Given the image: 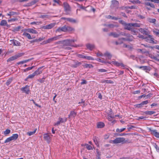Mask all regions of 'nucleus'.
I'll return each instance as SVG.
<instances>
[{"instance_id": "1", "label": "nucleus", "mask_w": 159, "mask_h": 159, "mask_svg": "<svg viewBox=\"0 0 159 159\" xmlns=\"http://www.w3.org/2000/svg\"><path fill=\"white\" fill-rule=\"evenodd\" d=\"M76 41V39H67L66 40L62 41V44L64 45L65 46H69L72 47H81L82 46V45H71L72 43Z\"/></svg>"}, {"instance_id": "2", "label": "nucleus", "mask_w": 159, "mask_h": 159, "mask_svg": "<svg viewBox=\"0 0 159 159\" xmlns=\"http://www.w3.org/2000/svg\"><path fill=\"white\" fill-rule=\"evenodd\" d=\"M60 37V35H58L56 36H55L52 38H49L47 40L43 41L42 44H46L48 43H50L54 41L59 39Z\"/></svg>"}, {"instance_id": "3", "label": "nucleus", "mask_w": 159, "mask_h": 159, "mask_svg": "<svg viewBox=\"0 0 159 159\" xmlns=\"http://www.w3.org/2000/svg\"><path fill=\"white\" fill-rule=\"evenodd\" d=\"M24 55L23 53H19L16 55H15L11 57H10L7 60V61H13L15 60L17 58L21 57Z\"/></svg>"}, {"instance_id": "4", "label": "nucleus", "mask_w": 159, "mask_h": 159, "mask_svg": "<svg viewBox=\"0 0 159 159\" xmlns=\"http://www.w3.org/2000/svg\"><path fill=\"white\" fill-rule=\"evenodd\" d=\"M56 25V23H51L47 25H45L43 26L42 27V29L49 30L50 29Z\"/></svg>"}, {"instance_id": "5", "label": "nucleus", "mask_w": 159, "mask_h": 159, "mask_svg": "<svg viewBox=\"0 0 159 159\" xmlns=\"http://www.w3.org/2000/svg\"><path fill=\"white\" fill-rule=\"evenodd\" d=\"M120 35H125L127 36H128L129 35V34H128L125 33H120L119 34H118L115 32H112L111 33L109 34V35L112 36L114 38H117L119 37Z\"/></svg>"}, {"instance_id": "6", "label": "nucleus", "mask_w": 159, "mask_h": 159, "mask_svg": "<svg viewBox=\"0 0 159 159\" xmlns=\"http://www.w3.org/2000/svg\"><path fill=\"white\" fill-rule=\"evenodd\" d=\"M52 135H49L48 134H43V139L46 141L47 142L49 143L51 139V136Z\"/></svg>"}, {"instance_id": "7", "label": "nucleus", "mask_w": 159, "mask_h": 159, "mask_svg": "<svg viewBox=\"0 0 159 159\" xmlns=\"http://www.w3.org/2000/svg\"><path fill=\"white\" fill-rule=\"evenodd\" d=\"M81 64V63L78 61H73L70 63V66L74 68H76Z\"/></svg>"}, {"instance_id": "8", "label": "nucleus", "mask_w": 159, "mask_h": 159, "mask_svg": "<svg viewBox=\"0 0 159 159\" xmlns=\"http://www.w3.org/2000/svg\"><path fill=\"white\" fill-rule=\"evenodd\" d=\"M21 91L24 93L28 94L29 93L30 87L28 85H26L24 87H22L21 89Z\"/></svg>"}, {"instance_id": "9", "label": "nucleus", "mask_w": 159, "mask_h": 159, "mask_svg": "<svg viewBox=\"0 0 159 159\" xmlns=\"http://www.w3.org/2000/svg\"><path fill=\"white\" fill-rule=\"evenodd\" d=\"M107 63L110 64H114V65H115L117 66H121L122 67L125 66V65L122 63H120L115 61H112L111 62H108Z\"/></svg>"}, {"instance_id": "10", "label": "nucleus", "mask_w": 159, "mask_h": 159, "mask_svg": "<svg viewBox=\"0 0 159 159\" xmlns=\"http://www.w3.org/2000/svg\"><path fill=\"white\" fill-rule=\"evenodd\" d=\"M56 32H66V26L65 25L62 27H59L56 30Z\"/></svg>"}, {"instance_id": "11", "label": "nucleus", "mask_w": 159, "mask_h": 159, "mask_svg": "<svg viewBox=\"0 0 159 159\" xmlns=\"http://www.w3.org/2000/svg\"><path fill=\"white\" fill-rule=\"evenodd\" d=\"M63 7L64 10L66 12H68L70 11V7L67 3L64 2L63 3Z\"/></svg>"}, {"instance_id": "12", "label": "nucleus", "mask_w": 159, "mask_h": 159, "mask_svg": "<svg viewBox=\"0 0 159 159\" xmlns=\"http://www.w3.org/2000/svg\"><path fill=\"white\" fill-rule=\"evenodd\" d=\"M124 141L123 138H116L114 140L115 144H117L122 143Z\"/></svg>"}, {"instance_id": "13", "label": "nucleus", "mask_w": 159, "mask_h": 159, "mask_svg": "<svg viewBox=\"0 0 159 159\" xmlns=\"http://www.w3.org/2000/svg\"><path fill=\"white\" fill-rule=\"evenodd\" d=\"M44 66H42L39 68L37 70L34 72V74H35L36 75H37L41 74L43 71V70H41V69Z\"/></svg>"}, {"instance_id": "14", "label": "nucleus", "mask_w": 159, "mask_h": 159, "mask_svg": "<svg viewBox=\"0 0 159 159\" xmlns=\"http://www.w3.org/2000/svg\"><path fill=\"white\" fill-rule=\"evenodd\" d=\"M24 31L32 34H37V31L32 29H27L24 30Z\"/></svg>"}, {"instance_id": "15", "label": "nucleus", "mask_w": 159, "mask_h": 159, "mask_svg": "<svg viewBox=\"0 0 159 159\" xmlns=\"http://www.w3.org/2000/svg\"><path fill=\"white\" fill-rule=\"evenodd\" d=\"M75 29L74 28L69 26H66V32L71 33L74 31Z\"/></svg>"}, {"instance_id": "16", "label": "nucleus", "mask_w": 159, "mask_h": 159, "mask_svg": "<svg viewBox=\"0 0 159 159\" xmlns=\"http://www.w3.org/2000/svg\"><path fill=\"white\" fill-rule=\"evenodd\" d=\"M151 133L152 134L155 136L156 137L159 138V133L157 132L156 130H151Z\"/></svg>"}, {"instance_id": "17", "label": "nucleus", "mask_w": 159, "mask_h": 159, "mask_svg": "<svg viewBox=\"0 0 159 159\" xmlns=\"http://www.w3.org/2000/svg\"><path fill=\"white\" fill-rule=\"evenodd\" d=\"M27 31H24V32L23 34V35L24 36L28 38V39H32V38L31 37L30 35L27 33Z\"/></svg>"}, {"instance_id": "18", "label": "nucleus", "mask_w": 159, "mask_h": 159, "mask_svg": "<svg viewBox=\"0 0 159 159\" xmlns=\"http://www.w3.org/2000/svg\"><path fill=\"white\" fill-rule=\"evenodd\" d=\"M86 46L87 49H88L90 50H92L94 48V45L93 44H91L90 43L87 44Z\"/></svg>"}, {"instance_id": "19", "label": "nucleus", "mask_w": 159, "mask_h": 159, "mask_svg": "<svg viewBox=\"0 0 159 159\" xmlns=\"http://www.w3.org/2000/svg\"><path fill=\"white\" fill-rule=\"evenodd\" d=\"M131 24L132 23H127L124 27L125 29L128 30H131V29L132 28V26Z\"/></svg>"}, {"instance_id": "20", "label": "nucleus", "mask_w": 159, "mask_h": 159, "mask_svg": "<svg viewBox=\"0 0 159 159\" xmlns=\"http://www.w3.org/2000/svg\"><path fill=\"white\" fill-rule=\"evenodd\" d=\"M76 115V113L74 111H72L70 112V114L68 115V117L69 118L71 117L75 118Z\"/></svg>"}, {"instance_id": "21", "label": "nucleus", "mask_w": 159, "mask_h": 159, "mask_svg": "<svg viewBox=\"0 0 159 159\" xmlns=\"http://www.w3.org/2000/svg\"><path fill=\"white\" fill-rule=\"evenodd\" d=\"M146 41L150 43H154V44H157V41H154V39L153 38H152V39H149L147 38V39H146Z\"/></svg>"}, {"instance_id": "22", "label": "nucleus", "mask_w": 159, "mask_h": 159, "mask_svg": "<svg viewBox=\"0 0 159 159\" xmlns=\"http://www.w3.org/2000/svg\"><path fill=\"white\" fill-rule=\"evenodd\" d=\"M104 56L107 57V59H111L112 57V55L108 52H106L104 53Z\"/></svg>"}, {"instance_id": "23", "label": "nucleus", "mask_w": 159, "mask_h": 159, "mask_svg": "<svg viewBox=\"0 0 159 159\" xmlns=\"http://www.w3.org/2000/svg\"><path fill=\"white\" fill-rule=\"evenodd\" d=\"M101 83H107V84H112L114 83L113 81L111 80H102L101 81Z\"/></svg>"}, {"instance_id": "24", "label": "nucleus", "mask_w": 159, "mask_h": 159, "mask_svg": "<svg viewBox=\"0 0 159 159\" xmlns=\"http://www.w3.org/2000/svg\"><path fill=\"white\" fill-rule=\"evenodd\" d=\"M11 41H12V43L14 46H20V43L17 41L13 39V40H11Z\"/></svg>"}, {"instance_id": "25", "label": "nucleus", "mask_w": 159, "mask_h": 159, "mask_svg": "<svg viewBox=\"0 0 159 159\" xmlns=\"http://www.w3.org/2000/svg\"><path fill=\"white\" fill-rule=\"evenodd\" d=\"M119 4V2L118 1L116 0H114L112 1V4L111 6L112 8H113L117 6Z\"/></svg>"}, {"instance_id": "26", "label": "nucleus", "mask_w": 159, "mask_h": 159, "mask_svg": "<svg viewBox=\"0 0 159 159\" xmlns=\"http://www.w3.org/2000/svg\"><path fill=\"white\" fill-rule=\"evenodd\" d=\"M0 25L2 26H6L8 27L9 25L7 24V21L5 20H1L0 23Z\"/></svg>"}, {"instance_id": "27", "label": "nucleus", "mask_w": 159, "mask_h": 159, "mask_svg": "<svg viewBox=\"0 0 159 159\" xmlns=\"http://www.w3.org/2000/svg\"><path fill=\"white\" fill-rule=\"evenodd\" d=\"M67 20L72 23H75L78 22L77 20L70 18H68Z\"/></svg>"}, {"instance_id": "28", "label": "nucleus", "mask_w": 159, "mask_h": 159, "mask_svg": "<svg viewBox=\"0 0 159 159\" xmlns=\"http://www.w3.org/2000/svg\"><path fill=\"white\" fill-rule=\"evenodd\" d=\"M18 135L16 134H13L10 137L12 141L16 140L18 138Z\"/></svg>"}, {"instance_id": "29", "label": "nucleus", "mask_w": 159, "mask_h": 159, "mask_svg": "<svg viewBox=\"0 0 159 159\" xmlns=\"http://www.w3.org/2000/svg\"><path fill=\"white\" fill-rule=\"evenodd\" d=\"M97 127L98 128H103L105 126L104 124L102 122H99L97 123Z\"/></svg>"}, {"instance_id": "30", "label": "nucleus", "mask_w": 159, "mask_h": 159, "mask_svg": "<svg viewBox=\"0 0 159 159\" xmlns=\"http://www.w3.org/2000/svg\"><path fill=\"white\" fill-rule=\"evenodd\" d=\"M139 30L140 32H141L142 34H145L146 35H148V32L146 31V30H144V29L142 28H140L139 29Z\"/></svg>"}, {"instance_id": "31", "label": "nucleus", "mask_w": 159, "mask_h": 159, "mask_svg": "<svg viewBox=\"0 0 159 159\" xmlns=\"http://www.w3.org/2000/svg\"><path fill=\"white\" fill-rule=\"evenodd\" d=\"M123 40H128V39H125V38H121V39H120L119 40V42L116 41L115 42L116 44V45H118V44H120L122 43H123V41H122Z\"/></svg>"}, {"instance_id": "32", "label": "nucleus", "mask_w": 159, "mask_h": 159, "mask_svg": "<svg viewBox=\"0 0 159 159\" xmlns=\"http://www.w3.org/2000/svg\"><path fill=\"white\" fill-rule=\"evenodd\" d=\"M114 118V116L111 115V114H108L107 116V119L109 121H112V119Z\"/></svg>"}, {"instance_id": "33", "label": "nucleus", "mask_w": 159, "mask_h": 159, "mask_svg": "<svg viewBox=\"0 0 159 159\" xmlns=\"http://www.w3.org/2000/svg\"><path fill=\"white\" fill-rule=\"evenodd\" d=\"M148 21L150 23L155 24L156 20L155 19L149 18L148 19Z\"/></svg>"}, {"instance_id": "34", "label": "nucleus", "mask_w": 159, "mask_h": 159, "mask_svg": "<svg viewBox=\"0 0 159 159\" xmlns=\"http://www.w3.org/2000/svg\"><path fill=\"white\" fill-rule=\"evenodd\" d=\"M36 130H37V129H36L33 131H32V132L30 131V132H27V135H28L29 136H31V135L34 134L35 133Z\"/></svg>"}, {"instance_id": "35", "label": "nucleus", "mask_w": 159, "mask_h": 159, "mask_svg": "<svg viewBox=\"0 0 159 159\" xmlns=\"http://www.w3.org/2000/svg\"><path fill=\"white\" fill-rule=\"evenodd\" d=\"M132 27H139L141 26V24L137 23H132L131 24Z\"/></svg>"}, {"instance_id": "36", "label": "nucleus", "mask_w": 159, "mask_h": 159, "mask_svg": "<svg viewBox=\"0 0 159 159\" xmlns=\"http://www.w3.org/2000/svg\"><path fill=\"white\" fill-rule=\"evenodd\" d=\"M155 113V112L153 111H146L144 112V113L146 115H151Z\"/></svg>"}, {"instance_id": "37", "label": "nucleus", "mask_w": 159, "mask_h": 159, "mask_svg": "<svg viewBox=\"0 0 159 159\" xmlns=\"http://www.w3.org/2000/svg\"><path fill=\"white\" fill-rule=\"evenodd\" d=\"M59 120H60L61 123H64L66 122L67 120V118H59Z\"/></svg>"}, {"instance_id": "38", "label": "nucleus", "mask_w": 159, "mask_h": 159, "mask_svg": "<svg viewBox=\"0 0 159 159\" xmlns=\"http://www.w3.org/2000/svg\"><path fill=\"white\" fill-rule=\"evenodd\" d=\"M153 32L157 36H159V30L156 29L153 30Z\"/></svg>"}, {"instance_id": "39", "label": "nucleus", "mask_w": 159, "mask_h": 159, "mask_svg": "<svg viewBox=\"0 0 159 159\" xmlns=\"http://www.w3.org/2000/svg\"><path fill=\"white\" fill-rule=\"evenodd\" d=\"M39 18L43 19L48 18L49 16L47 15H42L39 16Z\"/></svg>"}, {"instance_id": "40", "label": "nucleus", "mask_w": 159, "mask_h": 159, "mask_svg": "<svg viewBox=\"0 0 159 159\" xmlns=\"http://www.w3.org/2000/svg\"><path fill=\"white\" fill-rule=\"evenodd\" d=\"M35 75H36L35 74H34V72L32 74L29 75L27 78V79H32L33 78Z\"/></svg>"}, {"instance_id": "41", "label": "nucleus", "mask_w": 159, "mask_h": 159, "mask_svg": "<svg viewBox=\"0 0 159 159\" xmlns=\"http://www.w3.org/2000/svg\"><path fill=\"white\" fill-rule=\"evenodd\" d=\"M83 66L85 68H91L93 67V66L92 65L88 64H85Z\"/></svg>"}, {"instance_id": "42", "label": "nucleus", "mask_w": 159, "mask_h": 159, "mask_svg": "<svg viewBox=\"0 0 159 159\" xmlns=\"http://www.w3.org/2000/svg\"><path fill=\"white\" fill-rule=\"evenodd\" d=\"M145 4L147 6H150L152 8H154L155 6L153 3H151L149 2H146L145 3Z\"/></svg>"}, {"instance_id": "43", "label": "nucleus", "mask_w": 159, "mask_h": 159, "mask_svg": "<svg viewBox=\"0 0 159 159\" xmlns=\"http://www.w3.org/2000/svg\"><path fill=\"white\" fill-rule=\"evenodd\" d=\"M39 0H34L31 2L30 3H29V5L28 6H30L33 5L36 3L37 2H39Z\"/></svg>"}, {"instance_id": "44", "label": "nucleus", "mask_w": 159, "mask_h": 159, "mask_svg": "<svg viewBox=\"0 0 159 159\" xmlns=\"http://www.w3.org/2000/svg\"><path fill=\"white\" fill-rule=\"evenodd\" d=\"M85 146H86V148L89 150H92L93 149L92 147L88 144H85Z\"/></svg>"}, {"instance_id": "45", "label": "nucleus", "mask_w": 159, "mask_h": 159, "mask_svg": "<svg viewBox=\"0 0 159 159\" xmlns=\"http://www.w3.org/2000/svg\"><path fill=\"white\" fill-rule=\"evenodd\" d=\"M85 59L88 60H91L92 61L94 60V59L93 57L90 56H85Z\"/></svg>"}, {"instance_id": "46", "label": "nucleus", "mask_w": 159, "mask_h": 159, "mask_svg": "<svg viewBox=\"0 0 159 159\" xmlns=\"http://www.w3.org/2000/svg\"><path fill=\"white\" fill-rule=\"evenodd\" d=\"M11 132V130L9 129H7L4 132V135H6L10 134Z\"/></svg>"}, {"instance_id": "47", "label": "nucleus", "mask_w": 159, "mask_h": 159, "mask_svg": "<svg viewBox=\"0 0 159 159\" xmlns=\"http://www.w3.org/2000/svg\"><path fill=\"white\" fill-rule=\"evenodd\" d=\"M125 128H122V129H116V131L117 132H122L124 130H125Z\"/></svg>"}, {"instance_id": "48", "label": "nucleus", "mask_w": 159, "mask_h": 159, "mask_svg": "<svg viewBox=\"0 0 159 159\" xmlns=\"http://www.w3.org/2000/svg\"><path fill=\"white\" fill-rule=\"evenodd\" d=\"M76 56L79 58L85 59V56L83 54H77Z\"/></svg>"}, {"instance_id": "49", "label": "nucleus", "mask_w": 159, "mask_h": 159, "mask_svg": "<svg viewBox=\"0 0 159 159\" xmlns=\"http://www.w3.org/2000/svg\"><path fill=\"white\" fill-rule=\"evenodd\" d=\"M12 141L10 137H9L5 140L4 143H6L10 142L11 141Z\"/></svg>"}, {"instance_id": "50", "label": "nucleus", "mask_w": 159, "mask_h": 159, "mask_svg": "<svg viewBox=\"0 0 159 159\" xmlns=\"http://www.w3.org/2000/svg\"><path fill=\"white\" fill-rule=\"evenodd\" d=\"M137 67L139 69H142L143 70H146L147 69V67L146 66H138Z\"/></svg>"}, {"instance_id": "51", "label": "nucleus", "mask_w": 159, "mask_h": 159, "mask_svg": "<svg viewBox=\"0 0 159 159\" xmlns=\"http://www.w3.org/2000/svg\"><path fill=\"white\" fill-rule=\"evenodd\" d=\"M151 58L156 61H159V59L158 58L157 56H151Z\"/></svg>"}, {"instance_id": "52", "label": "nucleus", "mask_w": 159, "mask_h": 159, "mask_svg": "<svg viewBox=\"0 0 159 159\" xmlns=\"http://www.w3.org/2000/svg\"><path fill=\"white\" fill-rule=\"evenodd\" d=\"M132 2L133 4L140 3V2L139 0H134Z\"/></svg>"}, {"instance_id": "53", "label": "nucleus", "mask_w": 159, "mask_h": 159, "mask_svg": "<svg viewBox=\"0 0 159 159\" xmlns=\"http://www.w3.org/2000/svg\"><path fill=\"white\" fill-rule=\"evenodd\" d=\"M96 55L97 56L99 57L100 56H102L103 55H104V54L103 55L101 52L98 51L97 53H96Z\"/></svg>"}, {"instance_id": "54", "label": "nucleus", "mask_w": 159, "mask_h": 159, "mask_svg": "<svg viewBox=\"0 0 159 159\" xmlns=\"http://www.w3.org/2000/svg\"><path fill=\"white\" fill-rule=\"evenodd\" d=\"M138 37L139 38H142L143 39H147V37H144L143 35H141V34H139V35L138 36Z\"/></svg>"}, {"instance_id": "55", "label": "nucleus", "mask_w": 159, "mask_h": 159, "mask_svg": "<svg viewBox=\"0 0 159 159\" xmlns=\"http://www.w3.org/2000/svg\"><path fill=\"white\" fill-rule=\"evenodd\" d=\"M98 72H104L107 71V70L103 69H99L98 70Z\"/></svg>"}, {"instance_id": "56", "label": "nucleus", "mask_w": 159, "mask_h": 159, "mask_svg": "<svg viewBox=\"0 0 159 159\" xmlns=\"http://www.w3.org/2000/svg\"><path fill=\"white\" fill-rule=\"evenodd\" d=\"M119 22L124 25V26L125 27V25H126V24H127L126 23H125L124 21L122 20H120L119 21Z\"/></svg>"}, {"instance_id": "57", "label": "nucleus", "mask_w": 159, "mask_h": 159, "mask_svg": "<svg viewBox=\"0 0 159 159\" xmlns=\"http://www.w3.org/2000/svg\"><path fill=\"white\" fill-rule=\"evenodd\" d=\"M12 81V80L11 79H9L8 80L6 83V85L7 86L9 85L11 83V82Z\"/></svg>"}, {"instance_id": "58", "label": "nucleus", "mask_w": 159, "mask_h": 159, "mask_svg": "<svg viewBox=\"0 0 159 159\" xmlns=\"http://www.w3.org/2000/svg\"><path fill=\"white\" fill-rule=\"evenodd\" d=\"M97 60L99 62H102V63H106V61H105L104 60H102L100 58H98V59H97Z\"/></svg>"}, {"instance_id": "59", "label": "nucleus", "mask_w": 159, "mask_h": 159, "mask_svg": "<svg viewBox=\"0 0 159 159\" xmlns=\"http://www.w3.org/2000/svg\"><path fill=\"white\" fill-rule=\"evenodd\" d=\"M124 141L122 143H129L130 142V141L129 139H125V138H124Z\"/></svg>"}, {"instance_id": "60", "label": "nucleus", "mask_w": 159, "mask_h": 159, "mask_svg": "<svg viewBox=\"0 0 159 159\" xmlns=\"http://www.w3.org/2000/svg\"><path fill=\"white\" fill-rule=\"evenodd\" d=\"M149 48H155L158 50H159V45H156L154 46V47H149Z\"/></svg>"}, {"instance_id": "61", "label": "nucleus", "mask_w": 159, "mask_h": 159, "mask_svg": "<svg viewBox=\"0 0 159 159\" xmlns=\"http://www.w3.org/2000/svg\"><path fill=\"white\" fill-rule=\"evenodd\" d=\"M148 103V101L146 100V101L142 102L141 103V104H142V106H143V105H146V104H147Z\"/></svg>"}, {"instance_id": "62", "label": "nucleus", "mask_w": 159, "mask_h": 159, "mask_svg": "<svg viewBox=\"0 0 159 159\" xmlns=\"http://www.w3.org/2000/svg\"><path fill=\"white\" fill-rule=\"evenodd\" d=\"M41 22H32L31 23V25H34V24H36V25H39V23H41Z\"/></svg>"}, {"instance_id": "63", "label": "nucleus", "mask_w": 159, "mask_h": 159, "mask_svg": "<svg viewBox=\"0 0 159 159\" xmlns=\"http://www.w3.org/2000/svg\"><path fill=\"white\" fill-rule=\"evenodd\" d=\"M128 129L129 130L133 128H135V127H134V126L130 125H128Z\"/></svg>"}, {"instance_id": "64", "label": "nucleus", "mask_w": 159, "mask_h": 159, "mask_svg": "<svg viewBox=\"0 0 159 159\" xmlns=\"http://www.w3.org/2000/svg\"><path fill=\"white\" fill-rule=\"evenodd\" d=\"M44 78H43L42 79H39L38 80V81L40 83H42L44 81Z\"/></svg>"}]
</instances>
